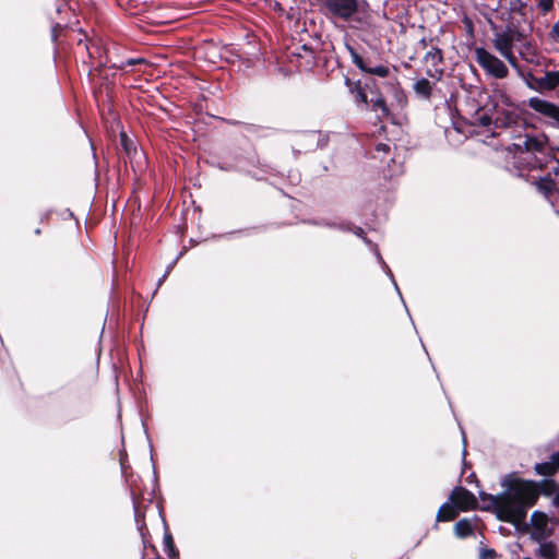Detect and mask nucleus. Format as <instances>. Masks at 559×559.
Returning a JSON list of instances; mask_svg holds the SVG:
<instances>
[{
	"instance_id": "f257e3e1",
	"label": "nucleus",
	"mask_w": 559,
	"mask_h": 559,
	"mask_svg": "<svg viewBox=\"0 0 559 559\" xmlns=\"http://www.w3.org/2000/svg\"><path fill=\"white\" fill-rule=\"evenodd\" d=\"M504 488L503 510L500 521L519 526L527 515V510L536 504L534 480L519 477L515 473L508 474L501 481Z\"/></svg>"
},
{
	"instance_id": "f03ea898",
	"label": "nucleus",
	"mask_w": 559,
	"mask_h": 559,
	"mask_svg": "<svg viewBox=\"0 0 559 559\" xmlns=\"http://www.w3.org/2000/svg\"><path fill=\"white\" fill-rule=\"evenodd\" d=\"M75 44V56L82 58L84 66H87V75L94 72L102 74L106 68L112 69L114 55L111 47L106 45L102 38H90L86 33H79Z\"/></svg>"
},
{
	"instance_id": "7ed1b4c3",
	"label": "nucleus",
	"mask_w": 559,
	"mask_h": 559,
	"mask_svg": "<svg viewBox=\"0 0 559 559\" xmlns=\"http://www.w3.org/2000/svg\"><path fill=\"white\" fill-rule=\"evenodd\" d=\"M321 10L328 17L361 23V19L356 16L360 11L358 0H322Z\"/></svg>"
},
{
	"instance_id": "20e7f679",
	"label": "nucleus",
	"mask_w": 559,
	"mask_h": 559,
	"mask_svg": "<svg viewBox=\"0 0 559 559\" xmlns=\"http://www.w3.org/2000/svg\"><path fill=\"white\" fill-rule=\"evenodd\" d=\"M361 90L368 99V104L376 112H380L379 118H388L391 116V110L383 96L381 85L374 79H368L361 85Z\"/></svg>"
},
{
	"instance_id": "39448f33",
	"label": "nucleus",
	"mask_w": 559,
	"mask_h": 559,
	"mask_svg": "<svg viewBox=\"0 0 559 559\" xmlns=\"http://www.w3.org/2000/svg\"><path fill=\"white\" fill-rule=\"evenodd\" d=\"M475 59L480 68L496 79H504L509 74L508 67L483 47L475 49Z\"/></svg>"
},
{
	"instance_id": "423d86ee",
	"label": "nucleus",
	"mask_w": 559,
	"mask_h": 559,
	"mask_svg": "<svg viewBox=\"0 0 559 559\" xmlns=\"http://www.w3.org/2000/svg\"><path fill=\"white\" fill-rule=\"evenodd\" d=\"M346 49L350 55L353 63L362 72L377 75L380 78H386L390 74V69L386 66L379 64L371 67V62L365 59L358 51L350 45L346 44Z\"/></svg>"
},
{
	"instance_id": "0eeeda50",
	"label": "nucleus",
	"mask_w": 559,
	"mask_h": 559,
	"mask_svg": "<svg viewBox=\"0 0 559 559\" xmlns=\"http://www.w3.org/2000/svg\"><path fill=\"white\" fill-rule=\"evenodd\" d=\"M449 499L459 511L466 512L478 508L475 495L462 486L455 487L451 491Z\"/></svg>"
},
{
	"instance_id": "6e6552de",
	"label": "nucleus",
	"mask_w": 559,
	"mask_h": 559,
	"mask_svg": "<svg viewBox=\"0 0 559 559\" xmlns=\"http://www.w3.org/2000/svg\"><path fill=\"white\" fill-rule=\"evenodd\" d=\"M127 481L129 483L130 492L132 496L134 514L136 520L139 521L140 518H144V512L142 511V509H145L146 504L152 502L153 495L152 492L143 491L132 476L129 479H127Z\"/></svg>"
},
{
	"instance_id": "1a4fd4ad",
	"label": "nucleus",
	"mask_w": 559,
	"mask_h": 559,
	"mask_svg": "<svg viewBox=\"0 0 559 559\" xmlns=\"http://www.w3.org/2000/svg\"><path fill=\"white\" fill-rule=\"evenodd\" d=\"M532 532L531 538L542 543L552 535V528L548 527V516L540 511H534L531 515Z\"/></svg>"
},
{
	"instance_id": "9d476101",
	"label": "nucleus",
	"mask_w": 559,
	"mask_h": 559,
	"mask_svg": "<svg viewBox=\"0 0 559 559\" xmlns=\"http://www.w3.org/2000/svg\"><path fill=\"white\" fill-rule=\"evenodd\" d=\"M527 104L534 111L549 119L552 126L559 128V106L538 97L530 98Z\"/></svg>"
},
{
	"instance_id": "9b49d317",
	"label": "nucleus",
	"mask_w": 559,
	"mask_h": 559,
	"mask_svg": "<svg viewBox=\"0 0 559 559\" xmlns=\"http://www.w3.org/2000/svg\"><path fill=\"white\" fill-rule=\"evenodd\" d=\"M532 183L536 187V190L542 193L546 199H550L558 192V185L552 179L551 174L547 173L545 176L532 177Z\"/></svg>"
},
{
	"instance_id": "f8f14e48",
	"label": "nucleus",
	"mask_w": 559,
	"mask_h": 559,
	"mask_svg": "<svg viewBox=\"0 0 559 559\" xmlns=\"http://www.w3.org/2000/svg\"><path fill=\"white\" fill-rule=\"evenodd\" d=\"M521 115L514 110L502 109L497 111V116L493 121L495 129H509L518 127L521 122Z\"/></svg>"
},
{
	"instance_id": "ddd939ff",
	"label": "nucleus",
	"mask_w": 559,
	"mask_h": 559,
	"mask_svg": "<svg viewBox=\"0 0 559 559\" xmlns=\"http://www.w3.org/2000/svg\"><path fill=\"white\" fill-rule=\"evenodd\" d=\"M479 498L484 503H486L480 509L484 511L495 512L497 519L500 520V516H502L504 514V513H501V510H503L502 492L499 495H491V493H487L485 491H480Z\"/></svg>"
},
{
	"instance_id": "4468645a",
	"label": "nucleus",
	"mask_w": 559,
	"mask_h": 559,
	"mask_svg": "<svg viewBox=\"0 0 559 559\" xmlns=\"http://www.w3.org/2000/svg\"><path fill=\"white\" fill-rule=\"evenodd\" d=\"M516 159L527 170L542 169L547 163V157L539 155V153H519Z\"/></svg>"
},
{
	"instance_id": "2eb2a0df",
	"label": "nucleus",
	"mask_w": 559,
	"mask_h": 559,
	"mask_svg": "<svg viewBox=\"0 0 559 559\" xmlns=\"http://www.w3.org/2000/svg\"><path fill=\"white\" fill-rule=\"evenodd\" d=\"M515 146L519 153H539V155L547 157L545 142L536 136H525L523 143L515 144Z\"/></svg>"
},
{
	"instance_id": "dca6fc26",
	"label": "nucleus",
	"mask_w": 559,
	"mask_h": 559,
	"mask_svg": "<svg viewBox=\"0 0 559 559\" xmlns=\"http://www.w3.org/2000/svg\"><path fill=\"white\" fill-rule=\"evenodd\" d=\"M534 490L536 491V502L540 495L550 497L559 490V483L554 479H543L540 481L534 480Z\"/></svg>"
},
{
	"instance_id": "f3484780",
	"label": "nucleus",
	"mask_w": 559,
	"mask_h": 559,
	"mask_svg": "<svg viewBox=\"0 0 559 559\" xmlns=\"http://www.w3.org/2000/svg\"><path fill=\"white\" fill-rule=\"evenodd\" d=\"M513 33L511 31L500 33L493 40V46L499 53L508 52L513 48Z\"/></svg>"
},
{
	"instance_id": "a211bd4d",
	"label": "nucleus",
	"mask_w": 559,
	"mask_h": 559,
	"mask_svg": "<svg viewBox=\"0 0 559 559\" xmlns=\"http://www.w3.org/2000/svg\"><path fill=\"white\" fill-rule=\"evenodd\" d=\"M457 515V508L452 502H445L439 508L436 520L437 522H450L455 520Z\"/></svg>"
},
{
	"instance_id": "6ab92c4d",
	"label": "nucleus",
	"mask_w": 559,
	"mask_h": 559,
	"mask_svg": "<svg viewBox=\"0 0 559 559\" xmlns=\"http://www.w3.org/2000/svg\"><path fill=\"white\" fill-rule=\"evenodd\" d=\"M345 85L348 87L352 95H354L355 102L359 104L367 105L368 99L366 98L365 93L361 90L360 81H352L349 78H345Z\"/></svg>"
},
{
	"instance_id": "aec40b11",
	"label": "nucleus",
	"mask_w": 559,
	"mask_h": 559,
	"mask_svg": "<svg viewBox=\"0 0 559 559\" xmlns=\"http://www.w3.org/2000/svg\"><path fill=\"white\" fill-rule=\"evenodd\" d=\"M424 59L435 68V71L438 72L439 76L442 75L443 71L437 69V66L443 62V51L440 48L432 47L429 51L426 52Z\"/></svg>"
},
{
	"instance_id": "412c9836",
	"label": "nucleus",
	"mask_w": 559,
	"mask_h": 559,
	"mask_svg": "<svg viewBox=\"0 0 559 559\" xmlns=\"http://www.w3.org/2000/svg\"><path fill=\"white\" fill-rule=\"evenodd\" d=\"M414 91L418 97L429 100L432 96V84L427 79H420L414 84Z\"/></svg>"
},
{
	"instance_id": "4be33fe9",
	"label": "nucleus",
	"mask_w": 559,
	"mask_h": 559,
	"mask_svg": "<svg viewBox=\"0 0 559 559\" xmlns=\"http://www.w3.org/2000/svg\"><path fill=\"white\" fill-rule=\"evenodd\" d=\"M539 548L536 552V556L545 558V559H557L558 550L557 546L552 542H542L539 543Z\"/></svg>"
},
{
	"instance_id": "5701e85b",
	"label": "nucleus",
	"mask_w": 559,
	"mask_h": 559,
	"mask_svg": "<svg viewBox=\"0 0 559 559\" xmlns=\"http://www.w3.org/2000/svg\"><path fill=\"white\" fill-rule=\"evenodd\" d=\"M454 532L457 537L466 538L474 534V528L469 520L461 519L454 525Z\"/></svg>"
},
{
	"instance_id": "b1692460",
	"label": "nucleus",
	"mask_w": 559,
	"mask_h": 559,
	"mask_svg": "<svg viewBox=\"0 0 559 559\" xmlns=\"http://www.w3.org/2000/svg\"><path fill=\"white\" fill-rule=\"evenodd\" d=\"M534 471L536 474L545 477H551L558 473L550 461L535 464Z\"/></svg>"
},
{
	"instance_id": "393cba45",
	"label": "nucleus",
	"mask_w": 559,
	"mask_h": 559,
	"mask_svg": "<svg viewBox=\"0 0 559 559\" xmlns=\"http://www.w3.org/2000/svg\"><path fill=\"white\" fill-rule=\"evenodd\" d=\"M145 62L146 61L143 58H129L124 59V61H112V69L128 71L129 67L142 64Z\"/></svg>"
},
{
	"instance_id": "a878e982",
	"label": "nucleus",
	"mask_w": 559,
	"mask_h": 559,
	"mask_svg": "<svg viewBox=\"0 0 559 559\" xmlns=\"http://www.w3.org/2000/svg\"><path fill=\"white\" fill-rule=\"evenodd\" d=\"M527 85L530 88L544 92L547 91L546 80L545 76L537 78L533 74L528 75Z\"/></svg>"
},
{
	"instance_id": "bb28decb",
	"label": "nucleus",
	"mask_w": 559,
	"mask_h": 559,
	"mask_svg": "<svg viewBox=\"0 0 559 559\" xmlns=\"http://www.w3.org/2000/svg\"><path fill=\"white\" fill-rule=\"evenodd\" d=\"M545 80L547 85V91H554L559 86V71H547L545 73Z\"/></svg>"
},
{
	"instance_id": "cd10ccee",
	"label": "nucleus",
	"mask_w": 559,
	"mask_h": 559,
	"mask_svg": "<svg viewBox=\"0 0 559 559\" xmlns=\"http://www.w3.org/2000/svg\"><path fill=\"white\" fill-rule=\"evenodd\" d=\"M474 119V123L483 128H489L490 126H493L495 121V119H492V117L489 114L479 111L475 114Z\"/></svg>"
},
{
	"instance_id": "c85d7f7f",
	"label": "nucleus",
	"mask_w": 559,
	"mask_h": 559,
	"mask_svg": "<svg viewBox=\"0 0 559 559\" xmlns=\"http://www.w3.org/2000/svg\"><path fill=\"white\" fill-rule=\"evenodd\" d=\"M382 85L384 88L392 90L394 92L395 98L402 106L406 103V95L404 94V91L400 87L399 83H383Z\"/></svg>"
},
{
	"instance_id": "c756f323",
	"label": "nucleus",
	"mask_w": 559,
	"mask_h": 559,
	"mask_svg": "<svg viewBox=\"0 0 559 559\" xmlns=\"http://www.w3.org/2000/svg\"><path fill=\"white\" fill-rule=\"evenodd\" d=\"M164 544H165V550L167 552V555L170 557V558H176L179 556V551L178 549L176 548L175 546V543H174V538L170 534H165L164 536Z\"/></svg>"
},
{
	"instance_id": "7c9ffc66",
	"label": "nucleus",
	"mask_w": 559,
	"mask_h": 559,
	"mask_svg": "<svg viewBox=\"0 0 559 559\" xmlns=\"http://www.w3.org/2000/svg\"><path fill=\"white\" fill-rule=\"evenodd\" d=\"M67 32V28L61 24L57 23L51 28V40L58 44L60 36Z\"/></svg>"
},
{
	"instance_id": "2f4dec72",
	"label": "nucleus",
	"mask_w": 559,
	"mask_h": 559,
	"mask_svg": "<svg viewBox=\"0 0 559 559\" xmlns=\"http://www.w3.org/2000/svg\"><path fill=\"white\" fill-rule=\"evenodd\" d=\"M538 7L544 13H547L554 9V0H538Z\"/></svg>"
},
{
	"instance_id": "473e14b6",
	"label": "nucleus",
	"mask_w": 559,
	"mask_h": 559,
	"mask_svg": "<svg viewBox=\"0 0 559 559\" xmlns=\"http://www.w3.org/2000/svg\"><path fill=\"white\" fill-rule=\"evenodd\" d=\"M501 56H502L503 58H506V59H507V61H508L511 66H513V67H516V66H518V60H516V57L514 56V53H513V50H512V49H511V50H509L508 52H503V53H501Z\"/></svg>"
},
{
	"instance_id": "72a5a7b5",
	"label": "nucleus",
	"mask_w": 559,
	"mask_h": 559,
	"mask_svg": "<svg viewBox=\"0 0 559 559\" xmlns=\"http://www.w3.org/2000/svg\"><path fill=\"white\" fill-rule=\"evenodd\" d=\"M549 37L556 41L559 43V21L555 23L549 32Z\"/></svg>"
},
{
	"instance_id": "f704fd0d",
	"label": "nucleus",
	"mask_w": 559,
	"mask_h": 559,
	"mask_svg": "<svg viewBox=\"0 0 559 559\" xmlns=\"http://www.w3.org/2000/svg\"><path fill=\"white\" fill-rule=\"evenodd\" d=\"M551 464L554 465V467L557 469V472H559V451L552 453L550 455V460Z\"/></svg>"
},
{
	"instance_id": "c9c22d12",
	"label": "nucleus",
	"mask_w": 559,
	"mask_h": 559,
	"mask_svg": "<svg viewBox=\"0 0 559 559\" xmlns=\"http://www.w3.org/2000/svg\"><path fill=\"white\" fill-rule=\"evenodd\" d=\"M377 152H382L388 154L390 152V145L386 143H378L374 147Z\"/></svg>"
},
{
	"instance_id": "e433bc0d",
	"label": "nucleus",
	"mask_w": 559,
	"mask_h": 559,
	"mask_svg": "<svg viewBox=\"0 0 559 559\" xmlns=\"http://www.w3.org/2000/svg\"><path fill=\"white\" fill-rule=\"evenodd\" d=\"M496 550L495 549H485L481 554L483 559H493L496 557Z\"/></svg>"
},
{
	"instance_id": "4c0bfd02",
	"label": "nucleus",
	"mask_w": 559,
	"mask_h": 559,
	"mask_svg": "<svg viewBox=\"0 0 559 559\" xmlns=\"http://www.w3.org/2000/svg\"><path fill=\"white\" fill-rule=\"evenodd\" d=\"M121 143L127 152H129V141L124 133H121Z\"/></svg>"
},
{
	"instance_id": "58836bf2",
	"label": "nucleus",
	"mask_w": 559,
	"mask_h": 559,
	"mask_svg": "<svg viewBox=\"0 0 559 559\" xmlns=\"http://www.w3.org/2000/svg\"><path fill=\"white\" fill-rule=\"evenodd\" d=\"M552 503L555 507H559V490L555 493Z\"/></svg>"
},
{
	"instance_id": "ea45409f",
	"label": "nucleus",
	"mask_w": 559,
	"mask_h": 559,
	"mask_svg": "<svg viewBox=\"0 0 559 559\" xmlns=\"http://www.w3.org/2000/svg\"><path fill=\"white\" fill-rule=\"evenodd\" d=\"M114 55V61H123L122 59H119L118 56L115 53L116 47L112 45L110 46Z\"/></svg>"
},
{
	"instance_id": "a19ab883",
	"label": "nucleus",
	"mask_w": 559,
	"mask_h": 559,
	"mask_svg": "<svg viewBox=\"0 0 559 559\" xmlns=\"http://www.w3.org/2000/svg\"><path fill=\"white\" fill-rule=\"evenodd\" d=\"M473 479H476V475L475 473L471 474L468 477H467V481L471 483Z\"/></svg>"
},
{
	"instance_id": "79ce46f5",
	"label": "nucleus",
	"mask_w": 559,
	"mask_h": 559,
	"mask_svg": "<svg viewBox=\"0 0 559 559\" xmlns=\"http://www.w3.org/2000/svg\"><path fill=\"white\" fill-rule=\"evenodd\" d=\"M356 234H357L358 236H361V235L364 234V230H362L361 228H358V230L356 231Z\"/></svg>"
},
{
	"instance_id": "37998d69",
	"label": "nucleus",
	"mask_w": 559,
	"mask_h": 559,
	"mask_svg": "<svg viewBox=\"0 0 559 559\" xmlns=\"http://www.w3.org/2000/svg\"><path fill=\"white\" fill-rule=\"evenodd\" d=\"M40 233H41V231H40V228L35 229V234H36V235H39Z\"/></svg>"
},
{
	"instance_id": "c03bdc74",
	"label": "nucleus",
	"mask_w": 559,
	"mask_h": 559,
	"mask_svg": "<svg viewBox=\"0 0 559 559\" xmlns=\"http://www.w3.org/2000/svg\"><path fill=\"white\" fill-rule=\"evenodd\" d=\"M427 74H428L429 76H435V75L431 73V70H428V71H427Z\"/></svg>"
}]
</instances>
